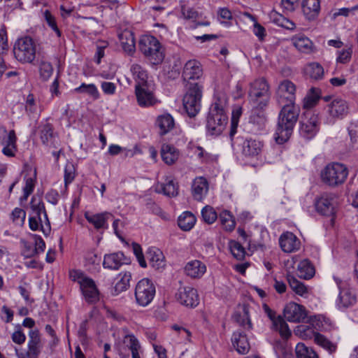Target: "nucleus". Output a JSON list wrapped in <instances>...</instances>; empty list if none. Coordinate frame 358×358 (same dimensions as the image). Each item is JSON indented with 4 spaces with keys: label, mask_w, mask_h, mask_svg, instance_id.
Returning a JSON list of instances; mask_svg holds the SVG:
<instances>
[{
    "label": "nucleus",
    "mask_w": 358,
    "mask_h": 358,
    "mask_svg": "<svg viewBox=\"0 0 358 358\" xmlns=\"http://www.w3.org/2000/svg\"><path fill=\"white\" fill-rule=\"evenodd\" d=\"M274 138L278 144L287 142L292 136L298 120L300 108L296 104L281 105Z\"/></svg>",
    "instance_id": "nucleus-1"
},
{
    "label": "nucleus",
    "mask_w": 358,
    "mask_h": 358,
    "mask_svg": "<svg viewBox=\"0 0 358 358\" xmlns=\"http://www.w3.org/2000/svg\"><path fill=\"white\" fill-rule=\"evenodd\" d=\"M238 127V120L236 119L234 113L231 118L229 136L232 146L236 149L240 148L242 154L248 157L257 156L262 152L263 143L262 141L252 138H244L243 136H235Z\"/></svg>",
    "instance_id": "nucleus-2"
},
{
    "label": "nucleus",
    "mask_w": 358,
    "mask_h": 358,
    "mask_svg": "<svg viewBox=\"0 0 358 358\" xmlns=\"http://www.w3.org/2000/svg\"><path fill=\"white\" fill-rule=\"evenodd\" d=\"M226 101L217 98L211 105L207 117L206 128L210 135H220L224 129L228 116L225 111Z\"/></svg>",
    "instance_id": "nucleus-3"
},
{
    "label": "nucleus",
    "mask_w": 358,
    "mask_h": 358,
    "mask_svg": "<svg viewBox=\"0 0 358 358\" xmlns=\"http://www.w3.org/2000/svg\"><path fill=\"white\" fill-rule=\"evenodd\" d=\"M138 48L145 58L152 66L162 64L164 59V50L159 40L153 36H142L138 41Z\"/></svg>",
    "instance_id": "nucleus-4"
},
{
    "label": "nucleus",
    "mask_w": 358,
    "mask_h": 358,
    "mask_svg": "<svg viewBox=\"0 0 358 358\" xmlns=\"http://www.w3.org/2000/svg\"><path fill=\"white\" fill-rule=\"evenodd\" d=\"M348 169L341 163L328 164L321 171L320 178L327 185L336 187L343 184L348 176Z\"/></svg>",
    "instance_id": "nucleus-5"
},
{
    "label": "nucleus",
    "mask_w": 358,
    "mask_h": 358,
    "mask_svg": "<svg viewBox=\"0 0 358 358\" xmlns=\"http://www.w3.org/2000/svg\"><path fill=\"white\" fill-rule=\"evenodd\" d=\"M248 97L252 106L265 108L271 98L267 81L264 78H259L251 83Z\"/></svg>",
    "instance_id": "nucleus-6"
},
{
    "label": "nucleus",
    "mask_w": 358,
    "mask_h": 358,
    "mask_svg": "<svg viewBox=\"0 0 358 358\" xmlns=\"http://www.w3.org/2000/svg\"><path fill=\"white\" fill-rule=\"evenodd\" d=\"M13 53L20 62L31 64L36 57V45L31 37H22L15 42Z\"/></svg>",
    "instance_id": "nucleus-7"
},
{
    "label": "nucleus",
    "mask_w": 358,
    "mask_h": 358,
    "mask_svg": "<svg viewBox=\"0 0 358 358\" xmlns=\"http://www.w3.org/2000/svg\"><path fill=\"white\" fill-rule=\"evenodd\" d=\"M202 88L198 83H189L187 91L183 97V106L190 117H195L201 108Z\"/></svg>",
    "instance_id": "nucleus-8"
},
{
    "label": "nucleus",
    "mask_w": 358,
    "mask_h": 358,
    "mask_svg": "<svg viewBox=\"0 0 358 358\" xmlns=\"http://www.w3.org/2000/svg\"><path fill=\"white\" fill-rule=\"evenodd\" d=\"M156 293L152 281L147 278L139 280L135 287V299L138 305L145 307L153 300Z\"/></svg>",
    "instance_id": "nucleus-9"
},
{
    "label": "nucleus",
    "mask_w": 358,
    "mask_h": 358,
    "mask_svg": "<svg viewBox=\"0 0 358 358\" xmlns=\"http://www.w3.org/2000/svg\"><path fill=\"white\" fill-rule=\"evenodd\" d=\"M320 129V120L317 113L307 110L300 122V135L306 139L313 138Z\"/></svg>",
    "instance_id": "nucleus-10"
},
{
    "label": "nucleus",
    "mask_w": 358,
    "mask_h": 358,
    "mask_svg": "<svg viewBox=\"0 0 358 358\" xmlns=\"http://www.w3.org/2000/svg\"><path fill=\"white\" fill-rule=\"evenodd\" d=\"M333 278L339 289L336 300V306L339 309L347 308L354 306L357 302V296L353 290L348 287V283L340 278L334 275Z\"/></svg>",
    "instance_id": "nucleus-11"
},
{
    "label": "nucleus",
    "mask_w": 358,
    "mask_h": 358,
    "mask_svg": "<svg viewBox=\"0 0 358 358\" xmlns=\"http://www.w3.org/2000/svg\"><path fill=\"white\" fill-rule=\"evenodd\" d=\"M349 106L347 101L341 98L334 99L327 106V123L334 124L337 120L343 119L348 113Z\"/></svg>",
    "instance_id": "nucleus-12"
},
{
    "label": "nucleus",
    "mask_w": 358,
    "mask_h": 358,
    "mask_svg": "<svg viewBox=\"0 0 358 358\" xmlns=\"http://www.w3.org/2000/svg\"><path fill=\"white\" fill-rule=\"evenodd\" d=\"M296 85L289 80H283L276 91V101L279 106L295 104Z\"/></svg>",
    "instance_id": "nucleus-13"
},
{
    "label": "nucleus",
    "mask_w": 358,
    "mask_h": 358,
    "mask_svg": "<svg viewBox=\"0 0 358 358\" xmlns=\"http://www.w3.org/2000/svg\"><path fill=\"white\" fill-rule=\"evenodd\" d=\"M297 331L304 337L313 336L315 342L327 351L329 354H333L336 351L337 345L332 343L322 334L315 332L312 327L309 326L300 325L297 327Z\"/></svg>",
    "instance_id": "nucleus-14"
},
{
    "label": "nucleus",
    "mask_w": 358,
    "mask_h": 358,
    "mask_svg": "<svg viewBox=\"0 0 358 358\" xmlns=\"http://www.w3.org/2000/svg\"><path fill=\"white\" fill-rule=\"evenodd\" d=\"M337 197L333 193H323L315 201L317 211L325 216H334L336 214Z\"/></svg>",
    "instance_id": "nucleus-15"
},
{
    "label": "nucleus",
    "mask_w": 358,
    "mask_h": 358,
    "mask_svg": "<svg viewBox=\"0 0 358 358\" xmlns=\"http://www.w3.org/2000/svg\"><path fill=\"white\" fill-rule=\"evenodd\" d=\"M285 318L291 322H304L308 318L306 308L294 302H289L284 308Z\"/></svg>",
    "instance_id": "nucleus-16"
},
{
    "label": "nucleus",
    "mask_w": 358,
    "mask_h": 358,
    "mask_svg": "<svg viewBox=\"0 0 358 358\" xmlns=\"http://www.w3.org/2000/svg\"><path fill=\"white\" fill-rule=\"evenodd\" d=\"M0 145L3 147L2 153L8 157H15L17 150V136L14 130L8 131L3 129L0 134Z\"/></svg>",
    "instance_id": "nucleus-17"
},
{
    "label": "nucleus",
    "mask_w": 358,
    "mask_h": 358,
    "mask_svg": "<svg viewBox=\"0 0 358 358\" xmlns=\"http://www.w3.org/2000/svg\"><path fill=\"white\" fill-rule=\"evenodd\" d=\"M176 299L181 305L189 308H195L199 303L197 290L190 287H180L176 294Z\"/></svg>",
    "instance_id": "nucleus-18"
},
{
    "label": "nucleus",
    "mask_w": 358,
    "mask_h": 358,
    "mask_svg": "<svg viewBox=\"0 0 358 358\" xmlns=\"http://www.w3.org/2000/svg\"><path fill=\"white\" fill-rule=\"evenodd\" d=\"M39 136L43 145L46 147L55 149L59 147L58 136L54 132V127L50 123L46 122L39 126Z\"/></svg>",
    "instance_id": "nucleus-19"
},
{
    "label": "nucleus",
    "mask_w": 358,
    "mask_h": 358,
    "mask_svg": "<svg viewBox=\"0 0 358 358\" xmlns=\"http://www.w3.org/2000/svg\"><path fill=\"white\" fill-rule=\"evenodd\" d=\"M43 348V343L38 329H32L29 332L27 343V358H38Z\"/></svg>",
    "instance_id": "nucleus-20"
},
{
    "label": "nucleus",
    "mask_w": 358,
    "mask_h": 358,
    "mask_svg": "<svg viewBox=\"0 0 358 358\" xmlns=\"http://www.w3.org/2000/svg\"><path fill=\"white\" fill-rule=\"evenodd\" d=\"M80 289L87 303H94L99 300V292L92 278L83 280L80 282Z\"/></svg>",
    "instance_id": "nucleus-21"
},
{
    "label": "nucleus",
    "mask_w": 358,
    "mask_h": 358,
    "mask_svg": "<svg viewBox=\"0 0 358 358\" xmlns=\"http://www.w3.org/2000/svg\"><path fill=\"white\" fill-rule=\"evenodd\" d=\"M30 204L34 215L37 216L40 222H41V213L43 214L45 223V225H41V231L45 236H48L50 233L51 227L43 202L40 199L37 200L36 198L33 197Z\"/></svg>",
    "instance_id": "nucleus-22"
},
{
    "label": "nucleus",
    "mask_w": 358,
    "mask_h": 358,
    "mask_svg": "<svg viewBox=\"0 0 358 358\" xmlns=\"http://www.w3.org/2000/svg\"><path fill=\"white\" fill-rule=\"evenodd\" d=\"M279 243L285 252H293L299 250L301 246L300 240L289 231L285 232L280 236Z\"/></svg>",
    "instance_id": "nucleus-23"
},
{
    "label": "nucleus",
    "mask_w": 358,
    "mask_h": 358,
    "mask_svg": "<svg viewBox=\"0 0 358 358\" xmlns=\"http://www.w3.org/2000/svg\"><path fill=\"white\" fill-rule=\"evenodd\" d=\"M135 92L138 103L141 106H152L157 102L152 90L149 88V85L136 87Z\"/></svg>",
    "instance_id": "nucleus-24"
},
{
    "label": "nucleus",
    "mask_w": 358,
    "mask_h": 358,
    "mask_svg": "<svg viewBox=\"0 0 358 358\" xmlns=\"http://www.w3.org/2000/svg\"><path fill=\"white\" fill-rule=\"evenodd\" d=\"M203 74V71L200 63L196 60L188 61L183 69L182 78L185 81L199 79Z\"/></svg>",
    "instance_id": "nucleus-25"
},
{
    "label": "nucleus",
    "mask_w": 358,
    "mask_h": 358,
    "mask_svg": "<svg viewBox=\"0 0 358 358\" xmlns=\"http://www.w3.org/2000/svg\"><path fill=\"white\" fill-rule=\"evenodd\" d=\"M208 187V182L205 178H196L192 184V194L194 199L201 201L206 196Z\"/></svg>",
    "instance_id": "nucleus-26"
},
{
    "label": "nucleus",
    "mask_w": 358,
    "mask_h": 358,
    "mask_svg": "<svg viewBox=\"0 0 358 358\" xmlns=\"http://www.w3.org/2000/svg\"><path fill=\"white\" fill-rule=\"evenodd\" d=\"M184 271L191 278H201L206 271V266L199 260H192L186 264Z\"/></svg>",
    "instance_id": "nucleus-27"
},
{
    "label": "nucleus",
    "mask_w": 358,
    "mask_h": 358,
    "mask_svg": "<svg viewBox=\"0 0 358 358\" xmlns=\"http://www.w3.org/2000/svg\"><path fill=\"white\" fill-rule=\"evenodd\" d=\"M146 255L149 264L155 270H160L165 267V258L159 249L150 248L146 252Z\"/></svg>",
    "instance_id": "nucleus-28"
},
{
    "label": "nucleus",
    "mask_w": 358,
    "mask_h": 358,
    "mask_svg": "<svg viewBox=\"0 0 358 358\" xmlns=\"http://www.w3.org/2000/svg\"><path fill=\"white\" fill-rule=\"evenodd\" d=\"M118 38L121 47L128 54H133L136 50V42L134 33L125 29L118 34Z\"/></svg>",
    "instance_id": "nucleus-29"
},
{
    "label": "nucleus",
    "mask_w": 358,
    "mask_h": 358,
    "mask_svg": "<svg viewBox=\"0 0 358 358\" xmlns=\"http://www.w3.org/2000/svg\"><path fill=\"white\" fill-rule=\"evenodd\" d=\"M302 10L307 20H315L320 11V0H303Z\"/></svg>",
    "instance_id": "nucleus-30"
},
{
    "label": "nucleus",
    "mask_w": 358,
    "mask_h": 358,
    "mask_svg": "<svg viewBox=\"0 0 358 358\" xmlns=\"http://www.w3.org/2000/svg\"><path fill=\"white\" fill-rule=\"evenodd\" d=\"M231 341L238 353L245 355L248 352L250 344L245 334L239 331H235L232 335Z\"/></svg>",
    "instance_id": "nucleus-31"
},
{
    "label": "nucleus",
    "mask_w": 358,
    "mask_h": 358,
    "mask_svg": "<svg viewBox=\"0 0 358 358\" xmlns=\"http://www.w3.org/2000/svg\"><path fill=\"white\" fill-rule=\"evenodd\" d=\"M110 214L107 212L93 214L90 212L85 213V217L87 222L92 224L96 229L107 228V220Z\"/></svg>",
    "instance_id": "nucleus-32"
},
{
    "label": "nucleus",
    "mask_w": 358,
    "mask_h": 358,
    "mask_svg": "<svg viewBox=\"0 0 358 358\" xmlns=\"http://www.w3.org/2000/svg\"><path fill=\"white\" fill-rule=\"evenodd\" d=\"M124 255L122 252H114L104 256L103 266L104 268L117 270L124 264Z\"/></svg>",
    "instance_id": "nucleus-33"
},
{
    "label": "nucleus",
    "mask_w": 358,
    "mask_h": 358,
    "mask_svg": "<svg viewBox=\"0 0 358 358\" xmlns=\"http://www.w3.org/2000/svg\"><path fill=\"white\" fill-rule=\"evenodd\" d=\"M133 78L136 82V87H140L148 85L147 71L138 64H132L130 69Z\"/></svg>",
    "instance_id": "nucleus-34"
},
{
    "label": "nucleus",
    "mask_w": 358,
    "mask_h": 358,
    "mask_svg": "<svg viewBox=\"0 0 358 358\" xmlns=\"http://www.w3.org/2000/svg\"><path fill=\"white\" fill-rule=\"evenodd\" d=\"M131 280V273L129 271L121 272L117 277V282L113 287L112 294L118 295L122 292L126 291L129 285Z\"/></svg>",
    "instance_id": "nucleus-35"
},
{
    "label": "nucleus",
    "mask_w": 358,
    "mask_h": 358,
    "mask_svg": "<svg viewBox=\"0 0 358 358\" xmlns=\"http://www.w3.org/2000/svg\"><path fill=\"white\" fill-rule=\"evenodd\" d=\"M161 157L165 164H173L178 159V150L171 145L163 144L161 148Z\"/></svg>",
    "instance_id": "nucleus-36"
},
{
    "label": "nucleus",
    "mask_w": 358,
    "mask_h": 358,
    "mask_svg": "<svg viewBox=\"0 0 358 358\" xmlns=\"http://www.w3.org/2000/svg\"><path fill=\"white\" fill-rule=\"evenodd\" d=\"M264 110V108L252 106L249 117V122L257 127L258 129H263L266 122V117Z\"/></svg>",
    "instance_id": "nucleus-37"
},
{
    "label": "nucleus",
    "mask_w": 358,
    "mask_h": 358,
    "mask_svg": "<svg viewBox=\"0 0 358 358\" xmlns=\"http://www.w3.org/2000/svg\"><path fill=\"white\" fill-rule=\"evenodd\" d=\"M233 319L245 329L250 330L252 328L249 315V307L247 305L243 306L242 312H235Z\"/></svg>",
    "instance_id": "nucleus-38"
},
{
    "label": "nucleus",
    "mask_w": 358,
    "mask_h": 358,
    "mask_svg": "<svg viewBox=\"0 0 358 358\" xmlns=\"http://www.w3.org/2000/svg\"><path fill=\"white\" fill-rule=\"evenodd\" d=\"M156 124L159 128L161 135L169 132L175 125L174 120L169 114L159 115L157 119Z\"/></svg>",
    "instance_id": "nucleus-39"
},
{
    "label": "nucleus",
    "mask_w": 358,
    "mask_h": 358,
    "mask_svg": "<svg viewBox=\"0 0 358 358\" xmlns=\"http://www.w3.org/2000/svg\"><path fill=\"white\" fill-rule=\"evenodd\" d=\"M178 189V186L173 180H169L166 183L157 184L155 187V191L157 193H162L169 197L176 196Z\"/></svg>",
    "instance_id": "nucleus-40"
},
{
    "label": "nucleus",
    "mask_w": 358,
    "mask_h": 358,
    "mask_svg": "<svg viewBox=\"0 0 358 358\" xmlns=\"http://www.w3.org/2000/svg\"><path fill=\"white\" fill-rule=\"evenodd\" d=\"M297 272L301 278L310 279L315 274V268L309 260L303 259L299 263Z\"/></svg>",
    "instance_id": "nucleus-41"
},
{
    "label": "nucleus",
    "mask_w": 358,
    "mask_h": 358,
    "mask_svg": "<svg viewBox=\"0 0 358 358\" xmlns=\"http://www.w3.org/2000/svg\"><path fill=\"white\" fill-rule=\"evenodd\" d=\"M196 217L190 212H184L178 220V227L183 231H189L195 224Z\"/></svg>",
    "instance_id": "nucleus-42"
},
{
    "label": "nucleus",
    "mask_w": 358,
    "mask_h": 358,
    "mask_svg": "<svg viewBox=\"0 0 358 358\" xmlns=\"http://www.w3.org/2000/svg\"><path fill=\"white\" fill-rule=\"evenodd\" d=\"M306 76L313 80H321L324 76V68L317 62H313L308 64L305 68Z\"/></svg>",
    "instance_id": "nucleus-43"
},
{
    "label": "nucleus",
    "mask_w": 358,
    "mask_h": 358,
    "mask_svg": "<svg viewBox=\"0 0 358 358\" xmlns=\"http://www.w3.org/2000/svg\"><path fill=\"white\" fill-rule=\"evenodd\" d=\"M293 44L301 52L310 53L312 51L313 43L303 36H295L292 38Z\"/></svg>",
    "instance_id": "nucleus-44"
},
{
    "label": "nucleus",
    "mask_w": 358,
    "mask_h": 358,
    "mask_svg": "<svg viewBox=\"0 0 358 358\" xmlns=\"http://www.w3.org/2000/svg\"><path fill=\"white\" fill-rule=\"evenodd\" d=\"M287 280L291 289L298 295L303 296L307 294L308 289L303 283L299 281L295 277L290 274L287 275Z\"/></svg>",
    "instance_id": "nucleus-45"
},
{
    "label": "nucleus",
    "mask_w": 358,
    "mask_h": 358,
    "mask_svg": "<svg viewBox=\"0 0 358 358\" xmlns=\"http://www.w3.org/2000/svg\"><path fill=\"white\" fill-rule=\"evenodd\" d=\"M310 325L314 327L317 331H327L330 327L329 320L322 316L317 315L309 319Z\"/></svg>",
    "instance_id": "nucleus-46"
},
{
    "label": "nucleus",
    "mask_w": 358,
    "mask_h": 358,
    "mask_svg": "<svg viewBox=\"0 0 358 358\" xmlns=\"http://www.w3.org/2000/svg\"><path fill=\"white\" fill-rule=\"evenodd\" d=\"M272 324L273 328L279 331L282 337L287 338L291 336V331L289 329L288 324L280 315L277 317V320H274Z\"/></svg>",
    "instance_id": "nucleus-47"
},
{
    "label": "nucleus",
    "mask_w": 358,
    "mask_h": 358,
    "mask_svg": "<svg viewBox=\"0 0 358 358\" xmlns=\"http://www.w3.org/2000/svg\"><path fill=\"white\" fill-rule=\"evenodd\" d=\"M320 90L317 88H311L309 94L303 99L304 108L310 109L317 105L320 99Z\"/></svg>",
    "instance_id": "nucleus-48"
},
{
    "label": "nucleus",
    "mask_w": 358,
    "mask_h": 358,
    "mask_svg": "<svg viewBox=\"0 0 358 358\" xmlns=\"http://www.w3.org/2000/svg\"><path fill=\"white\" fill-rule=\"evenodd\" d=\"M74 91L80 94H86L94 99H97L99 97V91L94 84L82 83L79 87L75 88Z\"/></svg>",
    "instance_id": "nucleus-49"
},
{
    "label": "nucleus",
    "mask_w": 358,
    "mask_h": 358,
    "mask_svg": "<svg viewBox=\"0 0 358 358\" xmlns=\"http://www.w3.org/2000/svg\"><path fill=\"white\" fill-rule=\"evenodd\" d=\"M296 358H319L316 352L303 343H298L295 348Z\"/></svg>",
    "instance_id": "nucleus-50"
},
{
    "label": "nucleus",
    "mask_w": 358,
    "mask_h": 358,
    "mask_svg": "<svg viewBox=\"0 0 358 358\" xmlns=\"http://www.w3.org/2000/svg\"><path fill=\"white\" fill-rule=\"evenodd\" d=\"M220 220L226 231H231L235 228L236 222L229 211H222L220 214Z\"/></svg>",
    "instance_id": "nucleus-51"
},
{
    "label": "nucleus",
    "mask_w": 358,
    "mask_h": 358,
    "mask_svg": "<svg viewBox=\"0 0 358 358\" xmlns=\"http://www.w3.org/2000/svg\"><path fill=\"white\" fill-rule=\"evenodd\" d=\"M203 221L208 224L213 223L217 218V214L211 206H206L201 210Z\"/></svg>",
    "instance_id": "nucleus-52"
},
{
    "label": "nucleus",
    "mask_w": 358,
    "mask_h": 358,
    "mask_svg": "<svg viewBox=\"0 0 358 358\" xmlns=\"http://www.w3.org/2000/svg\"><path fill=\"white\" fill-rule=\"evenodd\" d=\"M245 15L248 17L250 20L254 22L253 33L256 36L259 38L260 41H262L264 36H266L265 28L257 22L256 18L254 15H251L249 13H245Z\"/></svg>",
    "instance_id": "nucleus-53"
},
{
    "label": "nucleus",
    "mask_w": 358,
    "mask_h": 358,
    "mask_svg": "<svg viewBox=\"0 0 358 358\" xmlns=\"http://www.w3.org/2000/svg\"><path fill=\"white\" fill-rule=\"evenodd\" d=\"M230 250L233 256L237 259H243L245 255V251L243 245L237 241H231L229 243Z\"/></svg>",
    "instance_id": "nucleus-54"
},
{
    "label": "nucleus",
    "mask_w": 358,
    "mask_h": 358,
    "mask_svg": "<svg viewBox=\"0 0 358 358\" xmlns=\"http://www.w3.org/2000/svg\"><path fill=\"white\" fill-rule=\"evenodd\" d=\"M76 176V169L74 165L68 162L64 167V185L66 187L70 183H71Z\"/></svg>",
    "instance_id": "nucleus-55"
},
{
    "label": "nucleus",
    "mask_w": 358,
    "mask_h": 358,
    "mask_svg": "<svg viewBox=\"0 0 358 358\" xmlns=\"http://www.w3.org/2000/svg\"><path fill=\"white\" fill-rule=\"evenodd\" d=\"M20 243L22 245V249L21 253H22V255L24 258H27V259L31 258V257L37 255L34 251V248L33 243H31L27 241H25L24 239H22L20 241Z\"/></svg>",
    "instance_id": "nucleus-56"
},
{
    "label": "nucleus",
    "mask_w": 358,
    "mask_h": 358,
    "mask_svg": "<svg viewBox=\"0 0 358 358\" xmlns=\"http://www.w3.org/2000/svg\"><path fill=\"white\" fill-rule=\"evenodd\" d=\"M348 131L352 143L358 145V120H352L350 122Z\"/></svg>",
    "instance_id": "nucleus-57"
},
{
    "label": "nucleus",
    "mask_w": 358,
    "mask_h": 358,
    "mask_svg": "<svg viewBox=\"0 0 358 358\" xmlns=\"http://www.w3.org/2000/svg\"><path fill=\"white\" fill-rule=\"evenodd\" d=\"M133 252L135 255L139 265L142 268L147 267V263L145 259L141 246L137 243H132L131 244Z\"/></svg>",
    "instance_id": "nucleus-58"
},
{
    "label": "nucleus",
    "mask_w": 358,
    "mask_h": 358,
    "mask_svg": "<svg viewBox=\"0 0 358 358\" xmlns=\"http://www.w3.org/2000/svg\"><path fill=\"white\" fill-rule=\"evenodd\" d=\"M40 75L43 80H47L52 76L53 67L50 62H42L40 64Z\"/></svg>",
    "instance_id": "nucleus-59"
},
{
    "label": "nucleus",
    "mask_w": 358,
    "mask_h": 358,
    "mask_svg": "<svg viewBox=\"0 0 358 358\" xmlns=\"http://www.w3.org/2000/svg\"><path fill=\"white\" fill-rule=\"evenodd\" d=\"M123 343L129 349L141 348L137 338L132 334H127L123 338Z\"/></svg>",
    "instance_id": "nucleus-60"
},
{
    "label": "nucleus",
    "mask_w": 358,
    "mask_h": 358,
    "mask_svg": "<svg viewBox=\"0 0 358 358\" xmlns=\"http://www.w3.org/2000/svg\"><path fill=\"white\" fill-rule=\"evenodd\" d=\"M11 338L15 343L18 345H22L25 342L26 336L22 332L20 325L18 324L15 327V329L12 334Z\"/></svg>",
    "instance_id": "nucleus-61"
},
{
    "label": "nucleus",
    "mask_w": 358,
    "mask_h": 358,
    "mask_svg": "<svg viewBox=\"0 0 358 358\" xmlns=\"http://www.w3.org/2000/svg\"><path fill=\"white\" fill-rule=\"evenodd\" d=\"M352 54V50L351 48L338 51L336 62L341 64H347L350 61Z\"/></svg>",
    "instance_id": "nucleus-62"
},
{
    "label": "nucleus",
    "mask_w": 358,
    "mask_h": 358,
    "mask_svg": "<svg viewBox=\"0 0 358 358\" xmlns=\"http://www.w3.org/2000/svg\"><path fill=\"white\" fill-rule=\"evenodd\" d=\"M44 16L48 26L56 33L57 36L59 37L61 36V31L59 29L54 16L50 13V11L45 10Z\"/></svg>",
    "instance_id": "nucleus-63"
},
{
    "label": "nucleus",
    "mask_w": 358,
    "mask_h": 358,
    "mask_svg": "<svg viewBox=\"0 0 358 358\" xmlns=\"http://www.w3.org/2000/svg\"><path fill=\"white\" fill-rule=\"evenodd\" d=\"M12 219L17 224H23L25 217L26 212L19 208H15L12 212Z\"/></svg>",
    "instance_id": "nucleus-64"
}]
</instances>
